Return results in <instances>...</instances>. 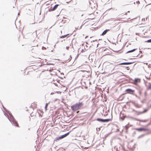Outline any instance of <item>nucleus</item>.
<instances>
[{
  "instance_id": "ddd939ff",
  "label": "nucleus",
  "mask_w": 151,
  "mask_h": 151,
  "mask_svg": "<svg viewBox=\"0 0 151 151\" xmlns=\"http://www.w3.org/2000/svg\"><path fill=\"white\" fill-rule=\"evenodd\" d=\"M109 29H106L104 30L102 33L101 35L102 36H104L105 35L107 32L109 31Z\"/></svg>"
},
{
  "instance_id": "2eb2a0df",
  "label": "nucleus",
  "mask_w": 151,
  "mask_h": 151,
  "mask_svg": "<svg viewBox=\"0 0 151 151\" xmlns=\"http://www.w3.org/2000/svg\"><path fill=\"white\" fill-rule=\"evenodd\" d=\"M137 49H134L132 50H130V51H128L127 53H129V52H133L134 51H135Z\"/></svg>"
},
{
  "instance_id": "393cba45",
  "label": "nucleus",
  "mask_w": 151,
  "mask_h": 151,
  "mask_svg": "<svg viewBox=\"0 0 151 151\" xmlns=\"http://www.w3.org/2000/svg\"><path fill=\"white\" fill-rule=\"evenodd\" d=\"M79 111H77V113H78L79 112Z\"/></svg>"
},
{
  "instance_id": "a878e982",
  "label": "nucleus",
  "mask_w": 151,
  "mask_h": 151,
  "mask_svg": "<svg viewBox=\"0 0 151 151\" xmlns=\"http://www.w3.org/2000/svg\"><path fill=\"white\" fill-rule=\"evenodd\" d=\"M150 107H151V104L150 105Z\"/></svg>"
},
{
  "instance_id": "0eeeda50",
  "label": "nucleus",
  "mask_w": 151,
  "mask_h": 151,
  "mask_svg": "<svg viewBox=\"0 0 151 151\" xmlns=\"http://www.w3.org/2000/svg\"><path fill=\"white\" fill-rule=\"evenodd\" d=\"M69 134V132H68L66 134H65L63 135H62L61 137H59L58 138H56V140H58L59 139H63L65 137H66Z\"/></svg>"
},
{
  "instance_id": "7ed1b4c3",
  "label": "nucleus",
  "mask_w": 151,
  "mask_h": 151,
  "mask_svg": "<svg viewBox=\"0 0 151 151\" xmlns=\"http://www.w3.org/2000/svg\"><path fill=\"white\" fill-rule=\"evenodd\" d=\"M71 57L69 55H66L63 57V59L65 62H68L71 60Z\"/></svg>"
},
{
  "instance_id": "4be33fe9",
  "label": "nucleus",
  "mask_w": 151,
  "mask_h": 151,
  "mask_svg": "<svg viewBox=\"0 0 151 151\" xmlns=\"http://www.w3.org/2000/svg\"><path fill=\"white\" fill-rule=\"evenodd\" d=\"M136 3L137 4H139V1H137L136 2Z\"/></svg>"
},
{
  "instance_id": "20e7f679",
  "label": "nucleus",
  "mask_w": 151,
  "mask_h": 151,
  "mask_svg": "<svg viewBox=\"0 0 151 151\" xmlns=\"http://www.w3.org/2000/svg\"><path fill=\"white\" fill-rule=\"evenodd\" d=\"M134 90L130 88H128L125 90V94H130L133 95L134 94Z\"/></svg>"
},
{
  "instance_id": "5701e85b",
  "label": "nucleus",
  "mask_w": 151,
  "mask_h": 151,
  "mask_svg": "<svg viewBox=\"0 0 151 151\" xmlns=\"http://www.w3.org/2000/svg\"><path fill=\"white\" fill-rule=\"evenodd\" d=\"M95 18V16H94V17H92V18H91V19H94Z\"/></svg>"
},
{
  "instance_id": "dca6fc26",
  "label": "nucleus",
  "mask_w": 151,
  "mask_h": 151,
  "mask_svg": "<svg viewBox=\"0 0 151 151\" xmlns=\"http://www.w3.org/2000/svg\"><path fill=\"white\" fill-rule=\"evenodd\" d=\"M129 64L128 63H124L120 64V65H128Z\"/></svg>"
},
{
  "instance_id": "1a4fd4ad",
  "label": "nucleus",
  "mask_w": 151,
  "mask_h": 151,
  "mask_svg": "<svg viewBox=\"0 0 151 151\" xmlns=\"http://www.w3.org/2000/svg\"><path fill=\"white\" fill-rule=\"evenodd\" d=\"M58 4H56V5L53 7H51L49 9V11H53L55 10L58 7Z\"/></svg>"
},
{
  "instance_id": "a211bd4d",
  "label": "nucleus",
  "mask_w": 151,
  "mask_h": 151,
  "mask_svg": "<svg viewBox=\"0 0 151 151\" xmlns=\"http://www.w3.org/2000/svg\"><path fill=\"white\" fill-rule=\"evenodd\" d=\"M49 104V103H46V105H45V110H47V106Z\"/></svg>"
},
{
  "instance_id": "aec40b11",
  "label": "nucleus",
  "mask_w": 151,
  "mask_h": 151,
  "mask_svg": "<svg viewBox=\"0 0 151 151\" xmlns=\"http://www.w3.org/2000/svg\"><path fill=\"white\" fill-rule=\"evenodd\" d=\"M146 42L150 43L151 42V39L147 40V41L145 42Z\"/></svg>"
},
{
  "instance_id": "39448f33",
  "label": "nucleus",
  "mask_w": 151,
  "mask_h": 151,
  "mask_svg": "<svg viewBox=\"0 0 151 151\" xmlns=\"http://www.w3.org/2000/svg\"><path fill=\"white\" fill-rule=\"evenodd\" d=\"M135 130L139 132L147 131L149 130V129L147 128H136Z\"/></svg>"
},
{
  "instance_id": "6ab92c4d",
  "label": "nucleus",
  "mask_w": 151,
  "mask_h": 151,
  "mask_svg": "<svg viewBox=\"0 0 151 151\" xmlns=\"http://www.w3.org/2000/svg\"><path fill=\"white\" fill-rule=\"evenodd\" d=\"M69 35V34H67V35H64V36H62L61 37V38H65V37H66L67 35Z\"/></svg>"
},
{
  "instance_id": "f8f14e48",
  "label": "nucleus",
  "mask_w": 151,
  "mask_h": 151,
  "mask_svg": "<svg viewBox=\"0 0 151 151\" xmlns=\"http://www.w3.org/2000/svg\"><path fill=\"white\" fill-rule=\"evenodd\" d=\"M147 20V18H143L142 19V22H140L139 23V24H144L145 23V22L146 20Z\"/></svg>"
},
{
  "instance_id": "6e6552de",
  "label": "nucleus",
  "mask_w": 151,
  "mask_h": 151,
  "mask_svg": "<svg viewBox=\"0 0 151 151\" xmlns=\"http://www.w3.org/2000/svg\"><path fill=\"white\" fill-rule=\"evenodd\" d=\"M140 79L139 78H136L134 80L133 83L135 85L140 83Z\"/></svg>"
},
{
  "instance_id": "9d476101",
  "label": "nucleus",
  "mask_w": 151,
  "mask_h": 151,
  "mask_svg": "<svg viewBox=\"0 0 151 151\" xmlns=\"http://www.w3.org/2000/svg\"><path fill=\"white\" fill-rule=\"evenodd\" d=\"M31 107L33 109L36 108L37 107V104L36 103L34 102L32 103L31 104Z\"/></svg>"
},
{
  "instance_id": "412c9836",
  "label": "nucleus",
  "mask_w": 151,
  "mask_h": 151,
  "mask_svg": "<svg viewBox=\"0 0 151 151\" xmlns=\"http://www.w3.org/2000/svg\"><path fill=\"white\" fill-rule=\"evenodd\" d=\"M69 48V47H66V48L67 50H68Z\"/></svg>"
},
{
  "instance_id": "f03ea898",
  "label": "nucleus",
  "mask_w": 151,
  "mask_h": 151,
  "mask_svg": "<svg viewBox=\"0 0 151 151\" xmlns=\"http://www.w3.org/2000/svg\"><path fill=\"white\" fill-rule=\"evenodd\" d=\"M9 119L10 122L13 123L15 126L18 127H19L18 124L12 115L10 116V119Z\"/></svg>"
},
{
  "instance_id": "f3484780",
  "label": "nucleus",
  "mask_w": 151,
  "mask_h": 151,
  "mask_svg": "<svg viewBox=\"0 0 151 151\" xmlns=\"http://www.w3.org/2000/svg\"><path fill=\"white\" fill-rule=\"evenodd\" d=\"M147 110H148L147 109H145L144 110L143 112H141L140 113L142 114V113H144L147 112Z\"/></svg>"
},
{
  "instance_id": "423d86ee",
  "label": "nucleus",
  "mask_w": 151,
  "mask_h": 151,
  "mask_svg": "<svg viewBox=\"0 0 151 151\" xmlns=\"http://www.w3.org/2000/svg\"><path fill=\"white\" fill-rule=\"evenodd\" d=\"M97 120L98 121L102 122H108L110 121V119H101L99 118H98L97 119Z\"/></svg>"
},
{
  "instance_id": "b1692460",
  "label": "nucleus",
  "mask_w": 151,
  "mask_h": 151,
  "mask_svg": "<svg viewBox=\"0 0 151 151\" xmlns=\"http://www.w3.org/2000/svg\"><path fill=\"white\" fill-rule=\"evenodd\" d=\"M56 93H61V92H60V91H58V92H56Z\"/></svg>"
},
{
  "instance_id": "9b49d317",
  "label": "nucleus",
  "mask_w": 151,
  "mask_h": 151,
  "mask_svg": "<svg viewBox=\"0 0 151 151\" xmlns=\"http://www.w3.org/2000/svg\"><path fill=\"white\" fill-rule=\"evenodd\" d=\"M146 85L148 89H151V83H150L147 82L146 83Z\"/></svg>"
},
{
  "instance_id": "4468645a",
  "label": "nucleus",
  "mask_w": 151,
  "mask_h": 151,
  "mask_svg": "<svg viewBox=\"0 0 151 151\" xmlns=\"http://www.w3.org/2000/svg\"><path fill=\"white\" fill-rule=\"evenodd\" d=\"M35 75L37 78H39L40 77V73H36Z\"/></svg>"
},
{
  "instance_id": "f257e3e1",
  "label": "nucleus",
  "mask_w": 151,
  "mask_h": 151,
  "mask_svg": "<svg viewBox=\"0 0 151 151\" xmlns=\"http://www.w3.org/2000/svg\"><path fill=\"white\" fill-rule=\"evenodd\" d=\"M83 105V104L82 102H79L71 106V107L73 111H75L79 109Z\"/></svg>"
}]
</instances>
